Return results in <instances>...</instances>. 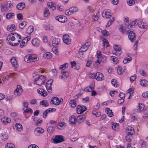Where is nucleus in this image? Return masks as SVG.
Returning a JSON list of instances; mask_svg holds the SVG:
<instances>
[{
	"instance_id": "obj_64",
	"label": "nucleus",
	"mask_w": 148,
	"mask_h": 148,
	"mask_svg": "<svg viewBox=\"0 0 148 148\" xmlns=\"http://www.w3.org/2000/svg\"><path fill=\"white\" fill-rule=\"evenodd\" d=\"M136 77L135 75H134L133 76H132L130 78V79L131 82H133L136 79Z\"/></svg>"
},
{
	"instance_id": "obj_20",
	"label": "nucleus",
	"mask_w": 148,
	"mask_h": 148,
	"mask_svg": "<svg viewBox=\"0 0 148 148\" xmlns=\"http://www.w3.org/2000/svg\"><path fill=\"white\" fill-rule=\"evenodd\" d=\"M21 92V88H17L14 90V93L15 96H17L19 95Z\"/></svg>"
},
{
	"instance_id": "obj_37",
	"label": "nucleus",
	"mask_w": 148,
	"mask_h": 148,
	"mask_svg": "<svg viewBox=\"0 0 148 148\" xmlns=\"http://www.w3.org/2000/svg\"><path fill=\"white\" fill-rule=\"evenodd\" d=\"M35 131H36L38 133L42 134L44 132V130L40 127H38L36 128L35 129Z\"/></svg>"
},
{
	"instance_id": "obj_30",
	"label": "nucleus",
	"mask_w": 148,
	"mask_h": 148,
	"mask_svg": "<svg viewBox=\"0 0 148 148\" xmlns=\"http://www.w3.org/2000/svg\"><path fill=\"white\" fill-rule=\"evenodd\" d=\"M52 56V54L49 52L43 55L44 58L47 59L51 58Z\"/></svg>"
},
{
	"instance_id": "obj_8",
	"label": "nucleus",
	"mask_w": 148,
	"mask_h": 148,
	"mask_svg": "<svg viewBox=\"0 0 148 148\" xmlns=\"http://www.w3.org/2000/svg\"><path fill=\"white\" fill-rule=\"evenodd\" d=\"M52 82L53 80L51 79L48 80L46 83V89L48 92H51L52 90L51 86Z\"/></svg>"
},
{
	"instance_id": "obj_52",
	"label": "nucleus",
	"mask_w": 148,
	"mask_h": 148,
	"mask_svg": "<svg viewBox=\"0 0 148 148\" xmlns=\"http://www.w3.org/2000/svg\"><path fill=\"white\" fill-rule=\"evenodd\" d=\"M62 75L65 76V78H66L68 77V73L65 71H62L61 72Z\"/></svg>"
},
{
	"instance_id": "obj_41",
	"label": "nucleus",
	"mask_w": 148,
	"mask_h": 148,
	"mask_svg": "<svg viewBox=\"0 0 148 148\" xmlns=\"http://www.w3.org/2000/svg\"><path fill=\"white\" fill-rule=\"evenodd\" d=\"M116 80L114 79H113L112 80V84L114 87H117L119 86L118 83L116 82Z\"/></svg>"
},
{
	"instance_id": "obj_47",
	"label": "nucleus",
	"mask_w": 148,
	"mask_h": 148,
	"mask_svg": "<svg viewBox=\"0 0 148 148\" xmlns=\"http://www.w3.org/2000/svg\"><path fill=\"white\" fill-rule=\"evenodd\" d=\"M5 148H15V146L12 144L8 143L5 145Z\"/></svg>"
},
{
	"instance_id": "obj_39",
	"label": "nucleus",
	"mask_w": 148,
	"mask_h": 148,
	"mask_svg": "<svg viewBox=\"0 0 148 148\" xmlns=\"http://www.w3.org/2000/svg\"><path fill=\"white\" fill-rule=\"evenodd\" d=\"M69 103L71 107L74 108H75L76 105V104L75 102V101L74 100H71L70 101Z\"/></svg>"
},
{
	"instance_id": "obj_34",
	"label": "nucleus",
	"mask_w": 148,
	"mask_h": 148,
	"mask_svg": "<svg viewBox=\"0 0 148 148\" xmlns=\"http://www.w3.org/2000/svg\"><path fill=\"white\" fill-rule=\"evenodd\" d=\"M34 31L33 27L31 26H30L28 27L26 30V32L28 34H31Z\"/></svg>"
},
{
	"instance_id": "obj_22",
	"label": "nucleus",
	"mask_w": 148,
	"mask_h": 148,
	"mask_svg": "<svg viewBox=\"0 0 148 148\" xmlns=\"http://www.w3.org/2000/svg\"><path fill=\"white\" fill-rule=\"evenodd\" d=\"M48 6L51 9L53 10H55L56 8V4L49 2L47 3Z\"/></svg>"
},
{
	"instance_id": "obj_9",
	"label": "nucleus",
	"mask_w": 148,
	"mask_h": 148,
	"mask_svg": "<svg viewBox=\"0 0 148 148\" xmlns=\"http://www.w3.org/2000/svg\"><path fill=\"white\" fill-rule=\"evenodd\" d=\"M63 40L64 43L66 45L70 44L71 42L69 36L67 34H65L63 36Z\"/></svg>"
},
{
	"instance_id": "obj_17",
	"label": "nucleus",
	"mask_w": 148,
	"mask_h": 148,
	"mask_svg": "<svg viewBox=\"0 0 148 148\" xmlns=\"http://www.w3.org/2000/svg\"><path fill=\"white\" fill-rule=\"evenodd\" d=\"M138 26L142 29H145L147 27V25L146 23H143L141 21L139 22L138 23Z\"/></svg>"
},
{
	"instance_id": "obj_3",
	"label": "nucleus",
	"mask_w": 148,
	"mask_h": 148,
	"mask_svg": "<svg viewBox=\"0 0 148 148\" xmlns=\"http://www.w3.org/2000/svg\"><path fill=\"white\" fill-rule=\"evenodd\" d=\"M114 50L112 51L113 54H114L117 56H119L122 53L121 48L119 47L117 45H114L113 46Z\"/></svg>"
},
{
	"instance_id": "obj_21",
	"label": "nucleus",
	"mask_w": 148,
	"mask_h": 148,
	"mask_svg": "<svg viewBox=\"0 0 148 148\" xmlns=\"http://www.w3.org/2000/svg\"><path fill=\"white\" fill-rule=\"evenodd\" d=\"M75 116L74 115L71 116L69 120V123L71 125H73L75 123Z\"/></svg>"
},
{
	"instance_id": "obj_18",
	"label": "nucleus",
	"mask_w": 148,
	"mask_h": 148,
	"mask_svg": "<svg viewBox=\"0 0 148 148\" xmlns=\"http://www.w3.org/2000/svg\"><path fill=\"white\" fill-rule=\"evenodd\" d=\"M86 118V116L85 115L82 114L78 116L77 119V121H78V123L81 122L83 121Z\"/></svg>"
},
{
	"instance_id": "obj_50",
	"label": "nucleus",
	"mask_w": 148,
	"mask_h": 148,
	"mask_svg": "<svg viewBox=\"0 0 148 148\" xmlns=\"http://www.w3.org/2000/svg\"><path fill=\"white\" fill-rule=\"evenodd\" d=\"M127 2L128 4L130 6L132 5L135 3L134 0H127Z\"/></svg>"
},
{
	"instance_id": "obj_61",
	"label": "nucleus",
	"mask_w": 148,
	"mask_h": 148,
	"mask_svg": "<svg viewBox=\"0 0 148 148\" xmlns=\"http://www.w3.org/2000/svg\"><path fill=\"white\" fill-rule=\"evenodd\" d=\"M44 92V90L43 89L39 88L38 89V93L42 96H43Z\"/></svg>"
},
{
	"instance_id": "obj_1",
	"label": "nucleus",
	"mask_w": 148,
	"mask_h": 148,
	"mask_svg": "<svg viewBox=\"0 0 148 148\" xmlns=\"http://www.w3.org/2000/svg\"><path fill=\"white\" fill-rule=\"evenodd\" d=\"M38 59L36 55L32 54L26 56L24 58V60L25 62L29 63L36 61L38 60Z\"/></svg>"
},
{
	"instance_id": "obj_12",
	"label": "nucleus",
	"mask_w": 148,
	"mask_h": 148,
	"mask_svg": "<svg viewBox=\"0 0 148 148\" xmlns=\"http://www.w3.org/2000/svg\"><path fill=\"white\" fill-rule=\"evenodd\" d=\"M51 103L57 106L59 105V99L57 97H53L51 99Z\"/></svg>"
},
{
	"instance_id": "obj_62",
	"label": "nucleus",
	"mask_w": 148,
	"mask_h": 148,
	"mask_svg": "<svg viewBox=\"0 0 148 148\" xmlns=\"http://www.w3.org/2000/svg\"><path fill=\"white\" fill-rule=\"evenodd\" d=\"M89 76L92 79H94V78H95L96 79V77L95 73H91L89 75Z\"/></svg>"
},
{
	"instance_id": "obj_28",
	"label": "nucleus",
	"mask_w": 148,
	"mask_h": 148,
	"mask_svg": "<svg viewBox=\"0 0 148 148\" xmlns=\"http://www.w3.org/2000/svg\"><path fill=\"white\" fill-rule=\"evenodd\" d=\"M112 128L114 130L117 131L119 128V123H114L112 125Z\"/></svg>"
},
{
	"instance_id": "obj_10",
	"label": "nucleus",
	"mask_w": 148,
	"mask_h": 148,
	"mask_svg": "<svg viewBox=\"0 0 148 148\" xmlns=\"http://www.w3.org/2000/svg\"><path fill=\"white\" fill-rule=\"evenodd\" d=\"M56 20L61 23H64L67 21V18L64 16H59L56 17Z\"/></svg>"
},
{
	"instance_id": "obj_13",
	"label": "nucleus",
	"mask_w": 148,
	"mask_h": 148,
	"mask_svg": "<svg viewBox=\"0 0 148 148\" xmlns=\"http://www.w3.org/2000/svg\"><path fill=\"white\" fill-rule=\"evenodd\" d=\"M96 79L99 81H101L104 79L103 75L100 73L97 72L96 74Z\"/></svg>"
},
{
	"instance_id": "obj_35",
	"label": "nucleus",
	"mask_w": 148,
	"mask_h": 148,
	"mask_svg": "<svg viewBox=\"0 0 148 148\" xmlns=\"http://www.w3.org/2000/svg\"><path fill=\"white\" fill-rule=\"evenodd\" d=\"M132 60V58L131 57L128 56L125 58L123 60V62L124 64H126L127 62L130 61Z\"/></svg>"
},
{
	"instance_id": "obj_56",
	"label": "nucleus",
	"mask_w": 148,
	"mask_h": 148,
	"mask_svg": "<svg viewBox=\"0 0 148 148\" xmlns=\"http://www.w3.org/2000/svg\"><path fill=\"white\" fill-rule=\"evenodd\" d=\"M48 113L55 112L56 110V109L55 108H49L47 109L46 110Z\"/></svg>"
},
{
	"instance_id": "obj_27",
	"label": "nucleus",
	"mask_w": 148,
	"mask_h": 148,
	"mask_svg": "<svg viewBox=\"0 0 148 148\" xmlns=\"http://www.w3.org/2000/svg\"><path fill=\"white\" fill-rule=\"evenodd\" d=\"M138 109L137 110V111H138L140 112H142L144 109V106L143 104L142 103H138V105L137 106Z\"/></svg>"
},
{
	"instance_id": "obj_5",
	"label": "nucleus",
	"mask_w": 148,
	"mask_h": 148,
	"mask_svg": "<svg viewBox=\"0 0 148 148\" xmlns=\"http://www.w3.org/2000/svg\"><path fill=\"white\" fill-rule=\"evenodd\" d=\"M128 34V37L130 40L132 42H134L136 40V35L134 32L131 30L127 31V34Z\"/></svg>"
},
{
	"instance_id": "obj_26",
	"label": "nucleus",
	"mask_w": 148,
	"mask_h": 148,
	"mask_svg": "<svg viewBox=\"0 0 148 148\" xmlns=\"http://www.w3.org/2000/svg\"><path fill=\"white\" fill-rule=\"evenodd\" d=\"M27 22L26 21H23L20 23L19 25V28L21 29H24L25 27L27 24Z\"/></svg>"
},
{
	"instance_id": "obj_7",
	"label": "nucleus",
	"mask_w": 148,
	"mask_h": 148,
	"mask_svg": "<svg viewBox=\"0 0 148 148\" xmlns=\"http://www.w3.org/2000/svg\"><path fill=\"white\" fill-rule=\"evenodd\" d=\"M86 110V107L84 106L78 105L77 106V112L78 114H81Z\"/></svg>"
},
{
	"instance_id": "obj_36",
	"label": "nucleus",
	"mask_w": 148,
	"mask_h": 148,
	"mask_svg": "<svg viewBox=\"0 0 148 148\" xmlns=\"http://www.w3.org/2000/svg\"><path fill=\"white\" fill-rule=\"evenodd\" d=\"M102 41L103 43V45L104 46H106V47H107L109 46L110 45L108 43V41L107 39L106 38H103Z\"/></svg>"
},
{
	"instance_id": "obj_11",
	"label": "nucleus",
	"mask_w": 148,
	"mask_h": 148,
	"mask_svg": "<svg viewBox=\"0 0 148 148\" xmlns=\"http://www.w3.org/2000/svg\"><path fill=\"white\" fill-rule=\"evenodd\" d=\"M126 130L128 133L127 134L131 136L133 135L135 133L134 128L132 127L128 126L126 128Z\"/></svg>"
},
{
	"instance_id": "obj_44",
	"label": "nucleus",
	"mask_w": 148,
	"mask_h": 148,
	"mask_svg": "<svg viewBox=\"0 0 148 148\" xmlns=\"http://www.w3.org/2000/svg\"><path fill=\"white\" fill-rule=\"evenodd\" d=\"M112 60L113 61L114 64H117L119 62L117 58L115 56H112Z\"/></svg>"
},
{
	"instance_id": "obj_25",
	"label": "nucleus",
	"mask_w": 148,
	"mask_h": 148,
	"mask_svg": "<svg viewBox=\"0 0 148 148\" xmlns=\"http://www.w3.org/2000/svg\"><path fill=\"white\" fill-rule=\"evenodd\" d=\"M32 44L35 46H38L39 45V41L36 38H34L32 40Z\"/></svg>"
},
{
	"instance_id": "obj_59",
	"label": "nucleus",
	"mask_w": 148,
	"mask_h": 148,
	"mask_svg": "<svg viewBox=\"0 0 148 148\" xmlns=\"http://www.w3.org/2000/svg\"><path fill=\"white\" fill-rule=\"evenodd\" d=\"M102 33L104 36H107L109 34V32L106 30H104L102 31Z\"/></svg>"
},
{
	"instance_id": "obj_43",
	"label": "nucleus",
	"mask_w": 148,
	"mask_h": 148,
	"mask_svg": "<svg viewBox=\"0 0 148 148\" xmlns=\"http://www.w3.org/2000/svg\"><path fill=\"white\" fill-rule=\"evenodd\" d=\"M55 128L52 126L49 127L47 129L48 132L49 133H51L54 130Z\"/></svg>"
},
{
	"instance_id": "obj_33",
	"label": "nucleus",
	"mask_w": 148,
	"mask_h": 148,
	"mask_svg": "<svg viewBox=\"0 0 148 148\" xmlns=\"http://www.w3.org/2000/svg\"><path fill=\"white\" fill-rule=\"evenodd\" d=\"M85 45H84L81 47L79 50L81 53L86 51L87 50L88 48Z\"/></svg>"
},
{
	"instance_id": "obj_49",
	"label": "nucleus",
	"mask_w": 148,
	"mask_h": 148,
	"mask_svg": "<svg viewBox=\"0 0 148 148\" xmlns=\"http://www.w3.org/2000/svg\"><path fill=\"white\" fill-rule=\"evenodd\" d=\"M106 111V112L108 116L110 117H111V110H110V108H106L105 109Z\"/></svg>"
},
{
	"instance_id": "obj_32",
	"label": "nucleus",
	"mask_w": 148,
	"mask_h": 148,
	"mask_svg": "<svg viewBox=\"0 0 148 148\" xmlns=\"http://www.w3.org/2000/svg\"><path fill=\"white\" fill-rule=\"evenodd\" d=\"M15 125L17 130L21 131L23 130L22 125L20 124L17 123Z\"/></svg>"
},
{
	"instance_id": "obj_2",
	"label": "nucleus",
	"mask_w": 148,
	"mask_h": 148,
	"mask_svg": "<svg viewBox=\"0 0 148 148\" xmlns=\"http://www.w3.org/2000/svg\"><path fill=\"white\" fill-rule=\"evenodd\" d=\"M38 77L34 79V83L35 84L38 85H40L45 82V77L44 76L41 75L40 76L38 74Z\"/></svg>"
},
{
	"instance_id": "obj_6",
	"label": "nucleus",
	"mask_w": 148,
	"mask_h": 148,
	"mask_svg": "<svg viewBox=\"0 0 148 148\" xmlns=\"http://www.w3.org/2000/svg\"><path fill=\"white\" fill-rule=\"evenodd\" d=\"M15 39V38L13 33H11L7 37V40L8 44L13 46L14 43L11 42L14 41Z\"/></svg>"
},
{
	"instance_id": "obj_40",
	"label": "nucleus",
	"mask_w": 148,
	"mask_h": 148,
	"mask_svg": "<svg viewBox=\"0 0 148 148\" xmlns=\"http://www.w3.org/2000/svg\"><path fill=\"white\" fill-rule=\"evenodd\" d=\"M140 84L143 86H146L148 84V82L145 79L142 80L140 81Z\"/></svg>"
},
{
	"instance_id": "obj_16",
	"label": "nucleus",
	"mask_w": 148,
	"mask_h": 148,
	"mask_svg": "<svg viewBox=\"0 0 148 148\" xmlns=\"http://www.w3.org/2000/svg\"><path fill=\"white\" fill-rule=\"evenodd\" d=\"M110 13H111L110 12L104 11L102 14V16L103 17L105 18H109L111 16Z\"/></svg>"
},
{
	"instance_id": "obj_23",
	"label": "nucleus",
	"mask_w": 148,
	"mask_h": 148,
	"mask_svg": "<svg viewBox=\"0 0 148 148\" xmlns=\"http://www.w3.org/2000/svg\"><path fill=\"white\" fill-rule=\"evenodd\" d=\"M25 7V4L22 2L18 4L16 6V8L18 10H21L24 8Z\"/></svg>"
},
{
	"instance_id": "obj_31",
	"label": "nucleus",
	"mask_w": 148,
	"mask_h": 148,
	"mask_svg": "<svg viewBox=\"0 0 148 148\" xmlns=\"http://www.w3.org/2000/svg\"><path fill=\"white\" fill-rule=\"evenodd\" d=\"M14 16V13L11 12L8 13L6 15V18L8 19L12 18Z\"/></svg>"
},
{
	"instance_id": "obj_19",
	"label": "nucleus",
	"mask_w": 148,
	"mask_h": 148,
	"mask_svg": "<svg viewBox=\"0 0 148 148\" xmlns=\"http://www.w3.org/2000/svg\"><path fill=\"white\" fill-rule=\"evenodd\" d=\"M7 29L8 31L12 32L15 30L16 27L15 25L12 24L8 25L7 27Z\"/></svg>"
},
{
	"instance_id": "obj_63",
	"label": "nucleus",
	"mask_w": 148,
	"mask_h": 148,
	"mask_svg": "<svg viewBox=\"0 0 148 148\" xmlns=\"http://www.w3.org/2000/svg\"><path fill=\"white\" fill-rule=\"evenodd\" d=\"M82 101L83 102L86 103H89V99L88 97L83 98L82 99Z\"/></svg>"
},
{
	"instance_id": "obj_51",
	"label": "nucleus",
	"mask_w": 148,
	"mask_h": 148,
	"mask_svg": "<svg viewBox=\"0 0 148 148\" xmlns=\"http://www.w3.org/2000/svg\"><path fill=\"white\" fill-rule=\"evenodd\" d=\"M50 13L48 9H46L45 10L44 12V14L45 16L46 17H47L49 16L50 15Z\"/></svg>"
},
{
	"instance_id": "obj_55",
	"label": "nucleus",
	"mask_w": 148,
	"mask_h": 148,
	"mask_svg": "<svg viewBox=\"0 0 148 148\" xmlns=\"http://www.w3.org/2000/svg\"><path fill=\"white\" fill-rule=\"evenodd\" d=\"M135 24H136V23L135 22H132L128 25L127 27L128 28H132L133 27V26H135Z\"/></svg>"
},
{
	"instance_id": "obj_15",
	"label": "nucleus",
	"mask_w": 148,
	"mask_h": 148,
	"mask_svg": "<svg viewBox=\"0 0 148 148\" xmlns=\"http://www.w3.org/2000/svg\"><path fill=\"white\" fill-rule=\"evenodd\" d=\"M1 120L3 124L6 125L8 123H9L11 122V119L7 117H5L1 119Z\"/></svg>"
},
{
	"instance_id": "obj_45",
	"label": "nucleus",
	"mask_w": 148,
	"mask_h": 148,
	"mask_svg": "<svg viewBox=\"0 0 148 148\" xmlns=\"http://www.w3.org/2000/svg\"><path fill=\"white\" fill-rule=\"evenodd\" d=\"M117 73L119 75H121L123 71L122 68L120 66H118L116 68Z\"/></svg>"
},
{
	"instance_id": "obj_24",
	"label": "nucleus",
	"mask_w": 148,
	"mask_h": 148,
	"mask_svg": "<svg viewBox=\"0 0 148 148\" xmlns=\"http://www.w3.org/2000/svg\"><path fill=\"white\" fill-rule=\"evenodd\" d=\"M10 61L12 65L16 67L17 66V61L15 57H12Z\"/></svg>"
},
{
	"instance_id": "obj_60",
	"label": "nucleus",
	"mask_w": 148,
	"mask_h": 148,
	"mask_svg": "<svg viewBox=\"0 0 148 148\" xmlns=\"http://www.w3.org/2000/svg\"><path fill=\"white\" fill-rule=\"evenodd\" d=\"M130 135L127 134L125 136V139L128 142H130L131 141V139L130 138Z\"/></svg>"
},
{
	"instance_id": "obj_58",
	"label": "nucleus",
	"mask_w": 148,
	"mask_h": 148,
	"mask_svg": "<svg viewBox=\"0 0 148 148\" xmlns=\"http://www.w3.org/2000/svg\"><path fill=\"white\" fill-rule=\"evenodd\" d=\"M139 72L140 74L143 76H145L147 75V73L145 72L144 70H139Z\"/></svg>"
},
{
	"instance_id": "obj_14",
	"label": "nucleus",
	"mask_w": 148,
	"mask_h": 148,
	"mask_svg": "<svg viewBox=\"0 0 148 148\" xmlns=\"http://www.w3.org/2000/svg\"><path fill=\"white\" fill-rule=\"evenodd\" d=\"M60 41V40L59 38H55L52 41V44L54 47H56L58 45H59Z\"/></svg>"
},
{
	"instance_id": "obj_38",
	"label": "nucleus",
	"mask_w": 148,
	"mask_h": 148,
	"mask_svg": "<svg viewBox=\"0 0 148 148\" xmlns=\"http://www.w3.org/2000/svg\"><path fill=\"white\" fill-rule=\"evenodd\" d=\"M40 105H43L45 107H47L49 106V103L47 100H42L40 103Z\"/></svg>"
},
{
	"instance_id": "obj_48",
	"label": "nucleus",
	"mask_w": 148,
	"mask_h": 148,
	"mask_svg": "<svg viewBox=\"0 0 148 148\" xmlns=\"http://www.w3.org/2000/svg\"><path fill=\"white\" fill-rule=\"evenodd\" d=\"M23 104L24 106V108L23 110H26L28 108V103L27 102H25V101H23Z\"/></svg>"
},
{
	"instance_id": "obj_54",
	"label": "nucleus",
	"mask_w": 148,
	"mask_h": 148,
	"mask_svg": "<svg viewBox=\"0 0 148 148\" xmlns=\"http://www.w3.org/2000/svg\"><path fill=\"white\" fill-rule=\"evenodd\" d=\"M119 29L120 31L122 33H124L125 32V29H124L123 28V25H120Z\"/></svg>"
},
{
	"instance_id": "obj_53",
	"label": "nucleus",
	"mask_w": 148,
	"mask_h": 148,
	"mask_svg": "<svg viewBox=\"0 0 148 148\" xmlns=\"http://www.w3.org/2000/svg\"><path fill=\"white\" fill-rule=\"evenodd\" d=\"M112 37L114 40H119L120 39L121 36L120 35H113Z\"/></svg>"
},
{
	"instance_id": "obj_46",
	"label": "nucleus",
	"mask_w": 148,
	"mask_h": 148,
	"mask_svg": "<svg viewBox=\"0 0 148 148\" xmlns=\"http://www.w3.org/2000/svg\"><path fill=\"white\" fill-rule=\"evenodd\" d=\"M8 138V136L6 133L3 134L1 137V139L5 141Z\"/></svg>"
},
{
	"instance_id": "obj_42",
	"label": "nucleus",
	"mask_w": 148,
	"mask_h": 148,
	"mask_svg": "<svg viewBox=\"0 0 148 148\" xmlns=\"http://www.w3.org/2000/svg\"><path fill=\"white\" fill-rule=\"evenodd\" d=\"M70 11L72 14H73L74 12H77L78 10V9L76 7H73L70 8Z\"/></svg>"
},
{
	"instance_id": "obj_29",
	"label": "nucleus",
	"mask_w": 148,
	"mask_h": 148,
	"mask_svg": "<svg viewBox=\"0 0 148 148\" xmlns=\"http://www.w3.org/2000/svg\"><path fill=\"white\" fill-rule=\"evenodd\" d=\"M68 63H65L63 65H60L59 67V69L61 70H64L68 67Z\"/></svg>"
},
{
	"instance_id": "obj_57",
	"label": "nucleus",
	"mask_w": 148,
	"mask_h": 148,
	"mask_svg": "<svg viewBox=\"0 0 148 148\" xmlns=\"http://www.w3.org/2000/svg\"><path fill=\"white\" fill-rule=\"evenodd\" d=\"M17 17L18 19L19 20H22L23 18V15L21 13L18 14H17Z\"/></svg>"
},
{
	"instance_id": "obj_4",
	"label": "nucleus",
	"mask_w": 148,
	"mask_h": 148,
	"mask_svg": "<svg viewBox=\"0 0 148 148\" xmlns=\"http://www.w3.org/2000/svg\"><path fill=\"white\" fill-rule=\"evenodd\" d=\"M52 139L54 143L55 144L60 143L64 141V137L61 135H57L54 138H52Z\"/></svg>"
}]
</instances>
